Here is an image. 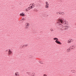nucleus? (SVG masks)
Listing matches in <instances>:
<instances>
[{
	"mask_svg": "<svg viewBox=\"0 0 76 76\" xmlns=\"http://www.w3.org/2000/svg\"><path fill=\"white\" fill-rule=\"evenodd\" d=\"M69 48H71L70 47Z\"/></svg>",
	"mask_w": 76,
	"mask_h": 76,
	"instance_id": "nucleus-35",
	"label": "nucleus"
},
{
	"mask_svg": "<svg viewBox=\"0 0 76 76\" xmlns=\"http://www.w3.org/2000/svg\"><path fill=\"white\" fill-rule=\"evenodd\" d=\"M15 75H16L17 76H18V75H19V74H18V73H15Z\"/></svg>",
	"mask_w": 76,
	"mask_h": 76,
	"instance_id": "nucleus-15",
	"label": "nucleus"
},
{
	"mask_svg": "<svg viewBox=\"0 0 76 76\" xmlns=\"http://www.w3.org/2000/svg\"><path fill=\"white\" fill-rule=\"evenodd\" d=\"M22 20H25V18H23L22 19Z\"/></svg>",
	"mask_w": 76,
	"mask_h": 76,
	"instance_id": "nucleus-23",
	"label": "nucleus"
},
{
	"mask_svg": "<svg viewBox=\"0 0 76 76\" xmlns=\"http://www.w3.org/2000/svg\"><path fill=\"white\" fill-rule=\"evenodd\" d=\"M28 9H30V7H29L28 8Z\"/></svg>",
	"mask_w": 76,
	"mask_h": 76,
	"instance_id": "nucleus-27",
	"label": "nucleus"
},
{
	"mask_svg": "<svg viewBox=\"0 0 76 76\" xmlns=\"http://www.w3.org/2000/svg\"><path fill=\"white\" fill-rule=\"evenodd\" d=\"M64 14V12H62L61 15H63Z\"/></svg>",
	"mask_w": 76,
	"mask_h": 76,
	"instance_id": "nucleus-17",
	"label": "nucleus"
},
{
	"mask_svg": "<svg viewBox=\"0 0 76 76\" xmlns=\"http://www.w3.org/2000/svg\"><path fill=\"white\" fill-rule=\"evenodd\" d=\"M50 31H54V30H52L51 29H50Z\"/></svg>",
	"mask_w": 76,
	"mask_h": 76,
	"instance_id": "nucleus-21",
	"label": "nucleus"
},
{
	"mask_svg": "<svg viewBox=\"0 0 76 76\" xmlns=\"http://www.w3.org/2000/svg\"><path fill=\"white\" fill-rule=\"evenodd\" d=\"M73 71H74V70H72L71 71V72H72V73H75L74 72H73Z\"/></svg>",
	"mask_w": 76,
	"mask_h": 76,
	"instance_id": "nucleus-18",
	"label": "nucleus"
},
{
	"mask_svg": "<svg viewBox=\"0 0 76 76\" xmlns=\"http://www.w3.org/2000/svg\"><path fill=\"white\" fill-rule=\"evenodd\" d=\"M73 47H74V45H73L72 46V49H73Z\"/></svg>",
	"mask_w": 76,
	"mask_h": 76,
	"instance_id": "nucleus-20",
	"label": "nucleus"
},
{
	"mask_svg": "<svg viewBox=\"0 0 76 76\" xmlns=\"http://www.w3.org/2000/svg\"><path fill=\"white\" fill-rule=\"evenodd\" d=\"M53 39H54V40H56V39H57L56 40H58V38H53Z\"/></svg>",
	"mask_w": 76,
	"mask_h": 76,
	"instance_id": "nucleus-7",
	"label": "nucleus"
},
{
	"mask_svg": "<svg viewBox=\"0 0 76 76\" xmlns=\"http://www.w3.org/2000/svg\"><path fill=\"white\" fill-rule=\"evenodd\" d=\"M59 15H61L62 12H59Z\"/></svg>",
	"mask_w": 76,
	"mask_h": 76,
	"instance_id": "nucleus-11",
	"label": "nucleus"
},
{
	"mask_svg": "<svg viewBox=\"0 0 76 76\" xmlns=\"http://www.w3.org/2000/svg\"><path fill=\"white\" fill-rule=\"evenodd\" d=\"M28 45V44H25L24 45L25 47H27Z\"/></svg>",
	"mask_w": 76,
	"mask_h": 76,
	"instance_id": "nucleus-10",
	"label": "nucleus"
},
{
	"mask_svg": "<svg viewBox=\"0 0 76 76\" xmlns=\"http://www.w3.org/2000/svg\"><path fill=\"white\" fill-rule=\"evenodd\" d=\"M59 13V12H56V14H58V13Z\"/></svg>",
	"mask_w": 76,
	"mask_h": 76,
	"instance_id": "nucleus-22",
	"label": "nucleus"
},
{
	"mask_svg": "<svg viewBox=\"0 0 76 76\" xmlns=\"http://www.w3.org/2000/svg\"><path fill=\"white\" fill-rule=\"evenodd\" d=\"M67 50H68V51H69V50H70V49H67Z\"/></svg>",
	"mask_w": 76,
	"mask_h": 76,
	"instance_id": "nucleus-25",
	"label": "nucleus"
},
{
	"mask_svg": "<svg viewBox=\"0 0 76 76\" xmlns=\"http://www.w3.org/2000/svg\"><path fill=\"white\" fill-rule=\"evenodd\" d=\"M32 6H31V8L30 9H33L34 7V4H32Z\"/></svg>",
	"mask_w": 76,
	"mask_h": 76,
	"instance_id": "nucleus-6",
	"label": "nucleus"
},
{
	"mask_svg": "<svg viewBox=\"0 0 76 76\" xmlns=\"http://www.w3.org/2000/svg\"><path fill=\"white\" fill-rule=\"evenodd\" d=\"M34 11L35 12H37L38 11V10H36V9H34Z\"/></svg>",
	"mask_w": 76,
	"mask_h": 76,
	"instance_id": "nucleus-12",
	"label": "nucleus"
},
{
	"mask_svg": "<svg viewBox=\"0 0 76 76\" xmlns=\"http://www.w3.org/2000/svg\"><path fill=\"white\" fill-rule=\"evenodd\" d=\"M68 41H69V42H68V43H71V41H72V40H70V41L69 40Z\"/></svg>",
	"mask_w": 76,
	"mask_h": 76,
	"instance_id": "nucleus-13",
	"label": "nucleus"
},
{
	"mask_svg": "<svg viewBox=\"0 0 76 76\" xmlns=\"http://www.w3.org/2000/svg\"><path fill=\"white\" fill-rule=\"evenodd\" d=\"M22 47H23V46H22Z\"/></svg>",
	"mask_w": 76,
	"mask_h": 76,
	"instance_id": "nucleus-34",
	"label": "nucleus"
},
{
	"mask_svg": "<svg viewBox=\"0 0 76 76\" xmlns=\"http://www.w3.org/2000/svg\"><path fill=\"white\" fill-rule=\"evenodd\" d=\"M41 64H43V63L42 62V63H41Z\"/></svg>",
	"mask_w": 76,
	"mask_h": 76,
	"instance_id": "nucleus-29",
	"label": "nucleus"
},
{
	"mask_svg": "<svg viewBox=\"0 0 76 76\" xmlns=\"http://www.w3.org/2000/svg\"><path fill=\"white\" fill-rule=\"evenodd\" d=\"M12 53V51H10V49H9L8 51V54L9 55H11V54Z\"/></svg>",
	"mask_w": 76,
	"mask_h": 76,
	"instance_id": "nucleus-4",
	"label": "nucleus"
},
{
	"mask_svg": "<svg viewBox=\"0 0 76 76\" xmlns=\"http://www.w3.org/2000/svg\"><path fill=\"white\" fill-rule=\"evenodd\" d=\"M6 52H7V50H6Z\"/></svg>",
	"mask_w": 76,
	"mask_h": 76,
	"instance_id": "nucleus-26",
	"label": "nucleus"
},
{
	"mask_svg": "<svg viewBox=\"0 0 76 76\" xmlns=\"http://www.w3.org/2000/svg\"><path fill=\"white\" fill-rule=\"evenodd\" d=\"M73 73H75V72H73Z\"/></svg>",
	"mask_w": 76,
	"mask_h": 76,
	"instance_id": "nucleus-30",
	"label": "nucleus"
},
{
	"mask_svg": "<svg viewBox=\"0 0 76 76\" xmlns=\"http://www.w3.org/2000/svg\"><path fill=\"white\" fill-rule=\"evenodd\" d=\"M27 24L26 25V26H25L26 28V29L28 28H29V23H27Z\"/></svg>",
	"mask_w": 76,
	"mask_h": 76,
	"instance_id": "nucleus-3",
	"label": "nucleus"
},
{
	"mask_svg": "<svg viewBox=\"0 0 76 76\" xmlns=\"http://www.w3.org/2000/svg\"><path fill=\"white\" fill-rule=\"evenodd\" d=\"M57 43V44H60V45H61V43L60 42L58 41V40H56V41H55Z\"/></svg>",
	"mask_w": 76,
	"mask_h": 76,
	"instance_id": "nucleus-2",
	"label": "nucleus"
},
{
	"mask_svg": "<svg viewBox=\"0 0 76 76\" xmlns=\"http://www.w3.org/2000/svg\"><path fill=\"white\" fill-rule=\"evenodd\" d=\"M45 3H46V5H49V4H48V2L47 1H46V2H45Z\"/></svg>",
	"mask_w": 76,
	"mask_h": 76,
	"instance_id": "nucleus-8",
	"label": "nucleus"
},
{
	"mask_svg": "<svg viewBox=\"0 0 76 76\" xmlns=\"http://www.w3.org/2000/svg\"><path fill=\"white\" fill-rule=\"evenodd\" d=\"M45 6L46 8H48V5H46Z\"/></svg>",
	"mask_w": 76,
	"mask_h": 76,
	"instance_id": "nucleus-9",
	"label": "nucleus"
},
{
	"mask_svg": "<svg viewBox=\"0 0 76 76\" xmlns=\"http://www.w3.org/2000/svg\"><path fill=\"white\" fill-rule=\"evenodd\" d=\"M39 63H41H41H42V62L41 61H39Z\"/></svg>",
	"mask_w": 76,
	"mask_h": 76,
	"instance_id": "nucleus-19",
	"label": "nucleus"
},
{
	"mask_svg": "<svg viewBox=\"0 0 76 76\" xmlns=\"http://www.w3.org/2000/svg\"><path fill=\"white\" fill-rule=\"evenodd\" d=\"M75 71V70H74V71Z\"/></svg>",
	"mask_w": 76,
	"mask_h": 76,
	"instance_id": "nucleus-31",
	"label": "nucleus"
},
{
	"mask_svg": "<svg viewBox=\"0 0 76 76\" xmlns=\"http://www.w3.org/2000/svg\"><path fill=\"white\" fill-rule=\"evenodd\" d=\"M30 9H29V8H28L26 10H27V11H28V10H30Z\"/></svg>",
	"mask_w": 76,
	"mask_h": 76,
	"instance_id": "nucleus-16",
	"label": "nucleus"
},
{
	"mask_svg": "<svg viewBox=\"0 0 76 76\" xmlns=\"http://www.w3.org/2000/svg\"><path fill=\"white\" fill-rule=\"evenodd\" d=\"M57 24H58V25L59 27V28H61L60 29L62 31L63 30H67L68 29V26H63V25L67 26L69 25V23L68 22H66V21H64L63 18H60L58 20V22H57Z\"/></svg>",
	"mask_w": 76,
	"mask_h": 76,
	"instance_id": "nucleus-1",
	"label": "nucleus"
},
{
	"mask_svg": "<svg viewBox=\"0 0 76 76\" xmlns=\"http://www.w3.org/2000/svg\"><path fill=\"white\" fill-rule=\"evenodd\" d=\"M20 15L22 16H25V14H23V12H22V13H20Z\"/></svg>",
	"mask_w": 76,
	"mask_h": 76,
	"instance_id": "nucleus-5",
	"label": "nucleus"
},
{
	"mask_svg": "<svg viewBox=\"0 0 76 76\" xmlns=\"http://www.w3.org/2000/svg\"><path fill=\"white\" fill-rule=\"evenodd\" d=\"M26 12H27V10L26 11Z\"/></svg>",
	"mask_w": 76,
	"mask_h": 76,
	"instance_id": "nucleus-33",
	"label": "nucleus"
},
{
	"mask_svg": "<svg viewBox=\"0 0 76 76\" xmlns=\"http://www.w3.org/2000/svg\"><path fill=\"white\" fill-rule=\"evenodd\" d=\"M29 73H29L28 72H26V74H28V75H29Z\"/></svg>",
	"mask_w": 76,
	"mask_h": 76,
	"instance_id": "nucleus-14",
	"label": "nucleus"
},
{
	"mask_svg": "<svg viewBox=\"0 0 76 76\" xmlns=\"http://www.w3.org/2000/svg\"><path fill=\"white\" fill-rule=\"evenodd\" d=\"M23 47H24V45H23Z\"/></svg>",
	"mask_w": 76,
	"mask_h": 76,
	"instance_id": "nucleus-32",
	"label": "nucleus"
},
{
	"mask_svg": "<svg viewBox=\"0 0 76 76\" xmlns=\"http://www.w3.org/2000/svg\"><path fill=\"white\" fill-rule=\"evenodd\" d=\"M62 29H64V28H62Z\"/></svg>",
	"mask_w": 76,
	"mask_h": 76,
	"instance_id": "nucleus-28",
	"label": "nucleus"
},
{
	"mask_svg": "<svg viewBox=\"0 0 76 76\" xmlns=\"http://www.w3.org/2000/svg\"><path fill=\"white\" fill-rule=\"evenodd\" d=\"M43 76H47V75H44Z\"/></svg>",
	"mask_w": 76,
	"mask_h": 76,
	"instance_id": "nucleus-24",
	"label": "nucleus"
}]
</instances>
